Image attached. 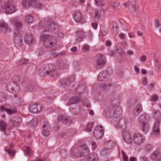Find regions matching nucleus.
Listing matches in <instances>:
<instances>
[{"instance_id":"obj_1","label":"nucleus","mask_w":161,"mask_h":161,"mask_svg":"<svg viewBox=\"0 0 161 161\" xmlns=\"http://www.w3.org/2000/svg\"><path fill=\"white\" fill-rule=\"evenodd\" d=\"M41 41L43 42V45L48 48L52 47L55 44L52 38L45 34L41 36Z\"/></svg>"},{"instance_id":"obj_2","label":"nucleus","mask_w":161,"mask_h":161,"mask_svg":"<svg viewBox=\"0 0 161 161\" xmlns=\"http://www.w3.org/2000/svg\"><path fill=\"white\" fill-rule=\"evenodd\" d=\"M1 7L4 9L5 13L7 14H12L16 10L15 7L9 2L6 3Z\"/></svg>"},{"instance_id":"obj_3","label":"nucleus","mask_w":161,"mask_h":161,"mask_svg":"<svg viewBox=\"0 0 161 161\" xmlns=\"http://www.w3.org/2000/svg\"><path fill=\"white\" fill-rule=\"evenodd\" d=\"M50 124L47 122H45L42 126V134L44 136H48L49 134Z\"/></svg>"},{"instance_id":"obj_4","label":"nucleus","mask_w":161,"mask_h":161,"mask_svg":"<svg viewBox=\"0 0 161 161\" xmlns=\"http://www.w3.org/2000/svg\"><path fill=\"white\" fill-rule=\"evenodd\" d=\"M22 27V24L18 21H16L14 23L15 31L14 35L15 37H18L20 35L19 31Z\"/></svg>"},{"instance_id":"obj_5","label":"nucleus","mask_w":161,"mask_h":161,"mask_svg":"<svg viewBox=\"0 0 161 161\" xmlns=\"http://www.w3.org/2000/svg\"><path fill=\"white\" fill-rule=\"evenodd\" d=\"M1 109L3 112H6L9 114H14L16 111L15 108H14L13 109H9L7 107V106L6 105L1 106Z\"/></svg>"},{"instance_id":"obj_6","label":"nucleus","mask_w":161,"mask_h":161,"mask_svg":"<svg viewBox=\"0 0 161 161\" xmlns=\"http://www.w3.org/2000/svg\"><path fill=\"white\" fill-rule=\"evenodd\" d=\"M144 140V137L139 134H136L134 137V141L138 144L142 143Z\"/></svg>"},{"instance_id":"obj_7","label":"nucleus","mask_w":161,"mask_h":161,"mask_svg":"<svg viewBox=\"0 0 161 161\" xmlns=\"http://www.w3.org/2000/svg\"><path fill=\"white\" fill-rule=\"evenodd\" d=\"M159 121L156 122L154 126L152 135H158L159 133Z\"/></svg>"},{"instance_id":"obj_8","label":"nucleus","mask_w":161,"mask_h":161,"mask_svg":"<svg viewBox=\"0 0 161 161\" xmlns=\"http://www.w3.org/2000/svg\"><path fill=\"white\" fill-rule=\"evenodd\" d=\"M106 63L105 57L103 55L100 54L98 55L97 64L98 66L103 65Z\"/></svg>"},{"instance_id":"obj_9","label":"nucleus","mask_w":161,"mask_h":161,"mask_svg":"<svg viewBox=\"0 0 161 161\" xmlns=\"http://www.w3.org/2000/svg\"><path fill=\"white\" fill-rule=\"evenodd\" d=\"M98 158L97 154H92L86 157L85 161H98Z\"/></svg>"},{"instance_id":"obj_10","label":"nucleus","mask_w":161,"mask_h":161,"mask_svg":"<svg viewBox=\"0 0 161 161\" xmlns=\"http://www.w3.org/2000/svg\"><path fill=\"white\" fill-rule=\"evenodd\" d=\"M74 18L76 22L82 23L81 20L82 18V15L80 12L76 11L74 13Z\"/></svg>"},{"instance_id":"obj_11","label":"nucleus","mask_w":161,"mask_h":161,"mask_svg":"<svg viewBox=\"0 0 161 161\" xmlns=\"http://www.w3.org/2000/svg\"><path fill=\"white\" fill-rule=\"evenodd\" d=\"M14 147V145L11 143L9 147L6 148V151L10 156H14L15 154V152L14 149L12 148Z\"/></svg>"},{"instance_id":"obj_12","label":"nucleus","mask_w":161,"mask_h":161,"mask_svg":"<svg viewBox=\"0 0 161 161\" xmlns=\"http://www.w3.org/2000/svg\"><path fill=\"white\" fill-rule=\"evenodd\" d=\"M36 0H22V6L25 8H28L31 4L35 2Z\"/></svg>"},{"instance_id":"obj_13","label":"nucleus","mask_w":161,"mask_h":161,"mask_svg":"<svg viewBox=\"0 0 161 161\" xmlns=\"http://www.w3.org/2000/svg\"><path fill=\"white\" fill-rule=\"evenodd\" d=\"M80 99L79 98L76 97H73L69 99L68 101V104L69 105H70L78 103L80 102Z\"/></svg>"},{"instance_id":"obj_14","label":"nucleus","mask_w":161,"mask_h":161,"mask_svg":"<svg viewBox=\"0 0 161 161\" xmlns=\"http://www.w3.org/2000/svg\"><path fill=\"white\" fill-rule=\"evenodd\" d=\"M7 126L6 123L3 120H0V128L2 131L4 132L6 135H8L6 132L5 128Z\"/></svg>"},{"instance_id":"obj_15","label":"nucleus","mask_w":161,"mask_h":161,"mask_svg":"<svg viewBox=\"0 0 161 161\" xmlns=\"http://www.w3.org/2000/svg\"><path fill=\"white\" fill-rule=\"evenodd\" d=\"M123 138L124 140L127 143H130L131 141L130 136L129 133H124Z\"/></svg>"},{"instance_id":"obj_16","label":"nucleus","mask_w":161,"mask_h":161,"mask_svg":"<svg viewBox=\"0 0 161 161\" xmlns=\"http://www.w3.org/2000/svg\"><path fill=\"white\" fill-rule=\"evenodd\" d=\"M142 111V108L140 104H139L136 107L134 110L133 114L135 115H138Z\"/></svg>"},{"instance_id":"obj_17","label":"nucleus","mask_w":161,"mask_h":161,"mask_svg":"<svg viewBox=\"0 0 161 161\" xmlns=\"http://www.w3.org/2000/svg\"><path fill=\"white\" fill-rule=\"evenodd\" d=\"M40 106L38 105H35L32 104L30 106L29 109L30 110H31V112L35 114L38 112L37 109Z\"/></svg>"},{"instance_id":"obj_18","label":"nucleus","mask_w":161,"mask_h":161,"mask_svg":"<svg viewBox=\"0 0 161 161\" xmlns=\"http://www.w3.org/2000/svg\"><path fill=\"white\" fill-rule=\"evenodd\" d=\"M137 6L134 0L132 1L131 6L130 8L131 9V11L133 13L135 12L137 10Z\"/></svg>"},{"instance_id":"obj_19","label":"nucleus","mask_w":161,"mask_h":161,"mask_svg":"<svg viewBox=\"0 0 161 161\" xmlns=\"http://www.w3.org/2000/svg\"><path fill=\"white\" fill-rule=\"evenodd\" d=\"M149 129V126L147 124L143 122L142 124V129L143 131L147 132Z\"/></svg>"},{"instance_id":"obj_20","label":"nucleus","mask_w":161,"mask_h":161,"mask_svg":"<svg viewBox=\"0 0 161 161\" xmlns=\"http://www.w3.org/2000/svg\"><path fill=\"white\" fill-rule=\"evenodd\" d=\"M33 40V38L32 35L31 34H29L26 36L25 38V41L28 43H31Z\"/></svg>"},{"instance_id":"obj_21","label":"nucleus","mask_w":161,"mask_h":161,"mask_svg":"<svg viewBox=\"0 0 161 161\" xmlns=\"http://www.w3.org/2000/svg\"><path fill=\"white\" fill-rule=\"evenodd\" d=\"M24 150L27 156H31L32 153V151L31 149V148L29 147H25Z\"/></svg>"},{"instance_id":"obj_22","label":"nucleus","mask_w":161,"mask_h":161,"mask_svg":"<svg viewBox=\"0 0 161 161\" xmlns=\"http://www.w3.org/2000/svg\"><path fill=\"white\" fill-rule=\"evenodd\" d=\"M100 131L97 132V135L98 136H97V138L99 139H100L102 138L103 135L104 133L103 129V127L100 126Z\"/></svg>"},{"instance_id":"obj_23","label":"nucleus","mask_w":161,"mask_h":161,"mask_svg":"<svg viewBox=\"0 0 161 161\" xmlns=\"http://www.w3.org/2000/svg\"><path fill=\"white\" fill-rule=\"evenodd\" d=\"M25 22L28 24H30L32 22V18L30 15H27L25 19Z\"/></svg>"},{"instance_id":"obj_24","label":"nucleus","mask_w":161,"mask_h":161,"mask_svg":"<svg viewBox=\"0 0 161 161\" xmlns=\"http://www.w3.org/2000/svg\"><path fill=\"white\" fill-rule=\"evenodd\" d=\"M50 74V71H45V70H43L39 72L40 75L42 77L46 76Z\"/></svg>"},{"instance_id":"obj_25","label":"nucleus","mask_w":161,"mask_h":161,"mask_svg":"<svg viewBox=\"0 0 161 161\" xmlns=\"http://www.w3.org/2000/svg\"><path fill=\"white\" fill-rule=\"evenodd\" d=\"M132 2V1H128L127 2H126L125 3H123V5L125 8H130L131 6Z\"/></svg>"},{"instance_id":"obj_26","label":"nucleus","mask_w":161,"mask_h":161,"mask_svg":"<svg viewBox=\"0 0 161 161\" xmlns=\"http://www.w3.org/2000/svg\"><path fill=\"white\" fill-rule=\"evenodd\" d=\"M92 127V124L91 123L87 125L86 127L85 130L88 132H91Z\"/></svg>"},{"instance_id":"obj_27","label":"nucleus","mask_w":161,"mask_h":161,"mask_svg":"<svg viewBox=\"0 0 161 161\" xmlns=\"http://www.w3.org/2000/svg\"><path fill=\"white\" fill-rule=\"evenodd\" d=\"M158 157V154L157 153H154L151 156V158L153 160H155Z\"/></svg>"},{"instance_id":"obj_28","label":"nucleus","mask_w":161,"mask_h":161,"mask_svg":"<svg viewBox=\"0 0 161 161\" xmlns=\"http://www.w3.org/2000/svg\"><path fill=\"white\" fill-rule=\"evenodd\" d=\"M84 32L82 31H80L77 33V35L79 38H81L83 36Z\"/></svg>"},{"instance_id":"obj_29","label":"nucleus","mask_w":161,"mask_h":161,"mask_svg":"<svg viewBox=\"0 0 161 161\" xmlns=\"http://www.w3.org/2000/svg\"><path fill=\"white\" fill-rule=\"evenodd\" d=\"M0 27H1L4 28H6L7 27V25L6 23L3 21H0Z\"/></svg>"},{"instance_id":"obj_30","label":"nucleus","mask_w":161,"mask_h":161,"mask_svg":"<svg viewBox=\"0 0 161 161\" xmlns=\"http://www.w3.org/2000/svg\"><path fill=\"white\" fill-rule=\"evenodd\" d=\"M67 119L66 117L64 116H60L58 118V120L62 121H66Z\"/></svg>"},{"instance_id":"obj_31","label":"nucleus","mask_w":161,"mask_h":161,"mask_svg":"<svg viewBox=\"0 0 161 161\" xmlns=\"http://www.w3.org/2000/svg\"><path fill=\"white\" fill-rule=\"evenodd\" d=\"M158 98V97L155 95H153L152 97V100L153 102L157 101Z\"/></svg>"},{"instance_id":"obj_32","label":"nucleus","mask_w":161,"mask_h":161,"mask_svg":"<svg viewBox=\"0 0 161 161\" xmlns=\"http://www.w3.org/2000/svg\"><path fill=\"white\" fill-rule=\"evenodd\" d=\"M83 48L84 50L88 51L89 50V47L87 45H84L83 46Z\"/></svg>"},{"instance_id":"obj_33","label":"nucleus","mask_w":161,"mask_h":161,"mask_svg":"<svg viewBox=\"0 0 161 161\" xmlns=\"http://www.w3.org/2000/svg\"><path fill=\"white\" fill-rule=\"evenodd\" d=\"M154 24L155 26L156 27H158L160 26V24L159 21L158 20L156 19L154 21Z\"/></svg>"},{"instance_id":"obj_34","label":"nucleus","mask_w":161,"mask_h":161,"mask_svg":"<svg viewBox=\"0 0 161 161\" xmlns=\"http://www.w3.org/2000/svg\"><path fill=\"white\" fill-rule=\"evenodd\" d=\"M142 83L143 85H146L147 84V80L146 78H144L142 80Z\"/></svg>"},{"instance_id":"obj_35","label":"nucleus","mask_w":161,"mask_h":161,"mask_svg":"<svg viewBox=\"0 0 161 161\" xmlns=\"http://www.w3.org/2000/svg\"><path fill=\"white\" fill-rule=\"evenodd\" d=\"M128 35L130 37L133 38L135 36V34L134 32H130L128 33Z\"/></svg>"},{"instance_id":"obj_36","label":"nucleus","mask_w":161,"mask_h":161,"mask_svg":"<svg viewBox=\"0 0 161 161\" xmlns=\"http://www.w3.org/2000/svg\"><path fill=\"white\" fill-rule=\"evenodd\" d=\"M123 158L124 161H129L127 156L124 153H123Z\"/></svg>"},{"instance_id":"obj_37","label":"nucleus","mask_w":161,"mask_h":161,"mask_svg":"<svg viewBox=\"0 0 161 161\" xmlns=\"http://www.w3.org/2000/svg\"><path fill=\"white\" fill-rule=\"evenodd\" d=\"M146 60V58L145 56H142L140 58L141 62H145Z\"/></svg>"},{"instance_id":"obj_38","label":"nucleus","mask_w":161,"mask_h":161,"mask_svg":"<svg viewBox=\"0 0 161 161\" xmlns=\"http://www.w3.org/2000/svg\"><path fill=\"white\" fill-rule=\"evenodd\" d=\"M114 8H116L119 6V4L117 2L114 3L112 5Z\"/></svg>"},{"instance_id":"obj_39","label":"nucleus","mask_w":161,"mask_h":161,"mask_svg":"<svg viewBox=\"0 0 161 161\" xmlns=\"http://www.w3.org/2000/svg\"><path fill=\"white\" fill-rule=\"evenodd\" d=\"M101 2V0H95V4L98 6L100 5Z\"/></svg>"},{"instance_id":"obj_40","label":"nucleus","mask_w":161,"mask_h":161,"mask_svg":"<svg viewBox=\"0 0 161 161\" xmlns=\"http://www.w3.org/2000/svg\"><path fill=\"white\" fill-rule=\"evenodd\" d=\"M125 35L123 33H120L119 35V37L121 39H124L125 37Z\"/></svg>"},{"instance_id":"obj_41","label":"nucleus","mask_w":161,"mask_h":161,"mask_svg":"<svg viewBox=\"0 0 161 161\" xmlns=\"http://www.w3.org/2000/svg\"><path fill=\"white\" fill-rule=\"evenodd\" d=\"M92 145L93 147V150H95L97 147V145L94 142H93L92 143Z\"/></svg>"},{"instance_id":"obj_42","label":"nucleus","mask_w":161,"mask_h":161,"mask_svg":"<svg viewBox=\"0 0 161 161\" xmlns=\"http://www.w3.org/2000/svg\"><path fill=\"white\" fill-rule=\"evenodd\" d=\"M82 148L84 150V152H85V153H87V152L88 151V149L87 148L86 145H84V146H83Z\"/></svg>"},{"instance_id":"obj_43","label":"nucleus","mask_w":161,"mask_h":161,"mask_svg":"<svg viewBox=\"0 0 161 161\" xmlns=\"http://www.w3.org/2000/svg\"><path fill=\"white\" fill-rule=\"evenodd\" d=\"M92 25L93 28L95 29H96L97 28V24L96 23H92Z\"/></svg>"},{"instance_id":"obj_44","label":"nucleus","mask_w":161,"mask_h":161,"mask_svg":"<svg viewBox=\"0 0 161 161\" xmlns=\"http://www.w3.org/2000/svg\"><path fill=\"white\" fill-rule=\"evenodd\" d=\"M106 45L107 46L109 47L111 45V42L109 41H107L106 42Z\"/></svg>"},{"instance_id":"obj_45","label":"nucleus","mask_w":161,"mask_h":161,"mask_svg":"<svg viewBox=\"0 0 161 161\" xmlns=\"http://www.w3.org/2000/svg\"><path fill=\"white\" fill-rule=\"evenodd\" d=\"M76 50H77V48L76 47H73L71 49V51L72 52H75L76 51Z\"/></svg>"},{"instance_id":"obj_46","label":"nucleus","mask_w":161,"mask_h":161,"mask_svg":"<svg viewBox=\"0 0 161 161\" xmlns=\"http://www.w3.org/2000/svg\"><path fill=\"white\" fill-rule=\"evenodd\" d=\"M153 113L154 114H158V116H160V113H159L156 110H154L153 111Z\"/></svg>"},{"instance_id":"obj_47","label":"nucleus","mask_w":161,"mask_h":161,"mask_svg":"<svg viewBox=\"0 0 161 161\" xmlns=\"http://www.w3.org/2000/svg\"><path fill=\"white\" fill-rule=\"evenodd\" d=\"M135 69L136 72L137 73H139V69L137 66H135Z\"/></svg>"},{"instance_id":"obj_48","label":"nucleus","mask_w":161,"mask_h":161,"mask_svg":"<svg viewBox=\"0 0 161 161\" xmlns=\"http://www.w3.org/2000/svg\"><path fill=\"white\" fill-rule=\"evenodd\" d=\"M127 54L129 55H132L133 54V52L131 51H128L127 52Z\"/></svg>"},{"instance_id":"obj_49","label":"nucleus","mask_w":161,"mask_h":161,"mask_svg":"<svg viewBox=\"0 0 161 161\" xmlns=\"http://www.w3.org/2000/svg\"><path fill=\"white\" fill-rule=\"evenodd\" d=\"M22 62H21V63H22L23 64H25L27 62L28 60L26 59H23L22 60H21Z\"/></svg>"},{"instance_id":"obj_50","label":"nucleus","mask_w":161,"mask_h":161,"mask_svg":"<svg viewBox=\"0 0 161 161\" xmlns=\"http://www.w3.org/2000/svg\"><path fill=\"white\" fill-rule=\"evenodd\" d=\"M142 73L143 74H146L147 73L146 71L144 69H142L141 71Z\"/></svg>"},{"instance_id":"obj_51","label":"nucleus","mask_w":161,"mask_h":161,"mask_svg":"<svg viewBox=\"0 0 161 161\" xmlns=\"http://www.w3.org/2000/svg\"><path fill=\"white\" fill-rule=\"evenodd\" d=\"M100 16V15L99 14V13L98 12H96L95 13V17L97 18H98Z\"/></svg>"},{"instance_id":"obj_52","label":"nucleus","mask_w":161,"mask_h":161,"mask_svg":"<svg viewBox=\"0 0 161 161\" xmlns=\"http://www.w3.org/2000/svg\"><path fill=\"white\" fill-rule=\"evenodd\" d=\"M89 113L91 115H92L94 114V112L92 110H89Z\"/></svg>"},{"instance_id":"obj_53","label":"nucleus","mask_w":161,"mask_h":161,"mask_svg":"<svg viewBox=\"0 0 161 161\" xmlns=\"http://www.w3.org/2000/svg\"><path fill=\"white\" fill-rule=\"evenodd\" d=\"M130 161H136L135 158L134 157H131L130 158Z\"/></svg>"},{"instance_id":"obj_54","label":"nucleus","mask_w":161,"mask_h":161,"mask_svg":"<svg viewBox=\"0 0 161 161\" xmlns=\"http://www.w3.org/2000/svg\"><path fill=\"white\" fill-rule=\"evenodd\" d=\"M137 34L140 36H142L143 34L140 31H138L137 33Z\"/></svg>"},{"instance_id":"obj_55","label":"nucleus","mask_w":161,"mask_h":161,"mask_svg":"<svg viewBox=\"0 0 161 161\" xmlns=\"http://www.w3.org/2000/svg\"><path fill=\"white\" fill-rule=\"evenodd\" d=\"M79 3L80 4H83L85 2V0H80Z\"/></svg>"},{"instance_id":"obj_56","label":"nucleus","mask_w":161,"mask_h":161,"mask_svg":"<svg viewBox=\"0 0 161 161\" xmlns=\"http://www.w3.org/2000/svg\"><path fill=\"white\" fill-rule=\"evenodd\" d=\"M154 85H155L154 83H152L150 84V86L151 87H152L154 86Z\"/></svg>"},{"instance_id":"obj_57","label":"nucleus","mask_w":161,"mask_h":161,"mask_svg":"<svg viewBox=\"0 0 161 161\" xmlns=\"http://www.w3.org/2000/svg\"><path fill=\"white\" fill-rule=\"evenodd\" d=\"M111 144H112V145L114 144L112 142H109V143L108 145H111Z\"/></svg>"},{"instance_id":"obj_58","label":"nucleus","mask_w":161,"mask_h":161,"mask_svg":"<svg viewBox=\"0 0 161 161\" xmlns=\"http://www.w3.org/2000/svg\"><path fill=\"white\" fill-rule=\"evenodd\" d=\"M160 32H161V29H160Z\"/></svg>"},{"instance_id":"obj_59","label":"nucleus","mask_w":161,"mask_h":161,"mask_svg":"<svg viewBox=\"0 0 161 161\" xmlns=\"http://www.w3.org/2000/svg\"><path fill=\"white\" fill-rule=\"evenodd\" d=\"M38 161H42L41 160H39Z\"/></svg>"},{"instance_id":"obj_60","label":"nucleus","mask_w":161,"mask_h":161,"mask_svg":"<svg viewBox=\"0 0 161 161\" xmlns=\"http://www.w3.org/2000/svg\"><path fill=\"white\" fill-rule=\"evenodd\" d=\"M99 36H100V35H101V34H100H100H99Z\"/></svg>"}]
</instances>
